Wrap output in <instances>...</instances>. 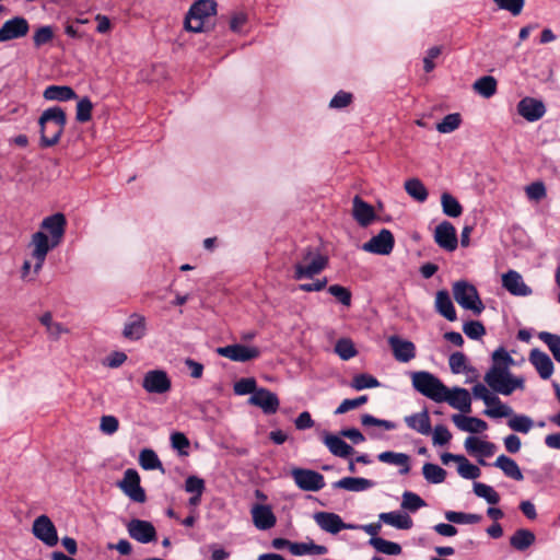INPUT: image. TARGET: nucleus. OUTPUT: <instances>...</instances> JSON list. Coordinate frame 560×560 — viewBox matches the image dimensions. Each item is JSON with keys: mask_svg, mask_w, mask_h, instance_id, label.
<instances>
[{"mask_svg": "<svg viewBox=\"0 0 560 560\" xmlns=\"http://www.w3.org/2000/svg\"><path fill=\"white\" fill-rule=\"evenodd\" d=\"M411 383L418 393L435 402H447L460 412L470 411L471 397L466 388H448L439 377L427 371L413 372Z\"/></svg>", "mask_w": 560, "mask_h": 560, "instance_id": "1", "label": "nucleus"}, {"mask_svg": "<svg viewBox=\"0 0 560 560\" xmlns=\"http://www.w3.org/2000/svg\"><path fill=\"white\" fill-rule=\"evenodd\" d=\"M67 122L66 113L58 106L45 109L39 119L40 147L49 148L57 144L63 133Z\"/></svg>", "mask_w": 560, "mask_h": 560, "instance_id": "2", "label": "nucleus"}, {"mask_svg": "<svg viewBox=\"0 0 560 560\" xmlns=\"http://www.w3.org/2000/svg\"><path fill=\"white\" fill-rule=\"evenodd\" d=\"M217 14L214 0H197L188 9L184 19V28L191 33L208 31L211 19Z\"/></svg>", "mask_w": 560, "mask_h": 560, "instance_id": "3", "label": "nucleus"}, {"mask_svg": "<svg viewBox=\"0 0 560 560\" xmlns=\"http://www.w3.org/2000/svg\"><path fill=\"white\" fill-rule=\"evenodd\" d=\"M328 265V258L317 247L307 246L300 253L294 264L293 278L295 280L312 279L320 273Z\"/></svg>", "mask_w": 560, "mask_h": 560, "instance_id": "4", "label": "nucleus"}, {"mask_svg": "<svg viewBox=\"0 0 560 560\" xmlns=\"http://www.w3.org/2000/svg\"><path fill=\"white\" fill-rule=\"evenodd\" d=\"M453 295L455 301L465 310L474 314H480L485 305L479 298L478 291L471 283L460 280L453 283Z\"/></svg>", "mask_w": 560, "mask_h": 560, "instance_id": "5", "label": "nucleus"}, {"mask_svg": "<svg viewBox=\"0 0 560 560\" xmlns=\"http://www.w3.org/2000/svg\"><path fill=\"white\" fill-rule=\"evenodd\" d=\"M524 387V377L514 376L506 366H492V392L509 396Z\"/></svg>", "mask_w": 560, "mask_h": 560, "instance_id": "6", "label": "nucleus"}, {"mask_svg": "<svg viewBox=\"0 0 560 560\" xmlns=\"http://www.w3.org/2000/svg\"><path fill=\"white\" fill-rule=\"evenodd\" d=\"M141 386L150 395H164L171 390L172 380L164 370H149L143 374Z\"/></svg>", "mask_w": 560, "mask_h": 560, "instance_id": "7", "label": "nucleus"}, {"mask_svg": "<svg viewBox=\"0 0 560 560\" xmlns=\"http://www.w3.org/2000/svg\"><path fill=\"white\" fill-rule=\"evenodd\" d=\"M56 246L57 245H52V241L43 231H37L32 235L30 247L32 248V257L35 259L33 267L35 275L39 273L45 264L47 254Z\"/></svg>", "mask_w": 560, "mask_h": 560, "instance_id": "8", "label": "nucleus"}, {"mask_svg": "<svg viewBox=\"0 0 560 560\" xmlns=\"http://www.w3.org/2000/svg\"><path fill=\"white\" fill-rule=\"evenodd\" d=\"M118 487L135 502L143 503L147 499L145 492L140 486V476L136 469H127L122 479L118 482Z\"/></svg>", "mask_w": 560, "mask_h": 560, "instance_id": "9", "label": "nucleus"}, {"mask_svg": "<svg viewBox=\"0 0 560 560\" xmlns=\"http://www.w3.org/2000/svg\"><path fill=\"white\" fill-rule=\"evenodd\" d=\"M291 474L296 486L304 491H318L325 487L324 476L315 470L294 468Z\"/></svg>", "mask_w": 560, "mask_h": 560, "instance_id": "10", "label": "nucleus"}, {"mask_svg": "<svg viewBox=\"0 0 560 560\" xmlns=\"http://www.w3.org/2000/svg\"><path fill=\"white\" fill-rule=\"evenodd\" d=\"M32 533L48 547H54L58 544L57 529L47 515L43 514L35 518Z\"/></svg>", "mask_w": 560, "mask_h": 560, "instance_id": "11", "label": "nucleus"}, {"mask_svg": "<svg viewBox=\"0 0 560 560\" xmlns=\"http://www.w3.org/2000/svg\"><path fill=\"white\" fill-rule=\"evenodd\" d=\"M218 354L235 362H246L260 355L257 347L244 346L241 343L220 347L217 349Z\"/></svg>", "mask_w": 560, "mask_h": 560, "instance_id": "12", "label": "nucleus"}, {"mask_svg": "<svg viewBox=\"0 0 560 560\" xmlns=\"http://www.w3.org/2000/svg\"><path fill=\"white\" fill-rule=\"evenodd\" d=\"M502 288L513 296H529L533 290L527 285L522 275L515 270H509L501 276Z\"/></svg>", "mask_w": 560, "mask_h": 560, "instance_id": "13", "label": "nucleus"}, {"mask_svg": "<svg viewBox=\"0 0 560 560\" xmlns=\"http://www.w3.org/2000/svg\"><path fill=\"white\" fill-rule=\"evenodd\" d=\"M394 244L395 241L392 232L383 229L377 235L364 243L362 249L376 255H388L392 253Z\"/></svg>", "mask_w": 560, "mask_h": 560, "instance_id": "14", "label": "nucleus"}, {"mask_svg": "<svg viewBox=\"0 0 560 560\" xmlns=\"http://www.w3.org/2000/svg\"><path fill=\"white\" fill-rule=\"evenodd\" d=\"M30 31V24L23 16H14L1 26L0 43L24 37Z\"/></svg>", "mask_w": 560, "mask_h": 560, "instance_id": "15", "label": "nucleus"}, {"mask_svg": "<svg viewBox=\"0 0 560 560\" xmlns=\"http://www.w3.org/2000/svg\"><path fill=\"white\" fill-rule=\"evenodd\" d=\"M127 532L132 539L141 544L151 542L156 538V530L148 521L137 518L131 520L127 524Z\"/></svg>", "mask_w": 560, "mask_h": 560, "instance_id": "16", "label": "nucleus"}, {"mask_svg": "<svg viewBox=\"0 0 560 560\" xmlns=\"http://www.w3.org/2000/svg\"><path fill=\"white\" fill-rule=\"evenodd\" d=\"M253 406L259 407L265 413L272 415L279 409L278 396L267 388H258L248 399Z\"/></svg>", "mask_w": 560, "mask_h": 560, "instance_id": "17", "label": "nucleus"}, {"mask_svg": "<svg viewBox=\"0 0 560 560\" xmlns=\"http://www.w3.org/2000/svg\"><path fill=\"white\" fill-rule=\"evenodd\" d=\"M147 319L143 315L133 313L131 314L122 328V336L127 340L138 341L147 335Z\"/></svg>", "mask_w": 560, "mask_h": 560, "instance_id": "18", "label": "nucleus"}, {"mask_svg": "<svg viewBox=\"0 0 560 560\" xmlns=\"http://www.w3.org/2000/svg\"><path fill=\"white\" fill-rule=\"evenodd\" d=\"M66 224V217L58 212L46 217L42 221L40 228L50 235L52 245H59L65 235Z\"/></svg>", "mask_w": 560, "mask_h": 560, "instance_id": "19", "label": "nucleus"}, {"mask_svg": "<svg viewBox=\"0 0 560 560\" xmlns=\"http://www.w3.org/2000/svg\"><path fill=\"white\" fill-rule=\"evenodd\" d=\"M252 521L259 530L272 528L277 523V517L271 506L266 504H254L250 509Z\"/></svg>", "mask_w": 560, "mask_h": 560, "instance_id": "20", "label": "nucleus"}, {"mask_svg": "<svg viewBox=\"0 0 560 560\" xmlns=\"http://www.w3.org/2000/svg\"><path fill=\"white\" fill-rule=\"evenodd\" d=\"M434 240L440 247L448 252H453L457 247L456 230L448 221H443L435 228Z\"/></svg>", "mask_w": 560, "mask_h": 560, "instance_id": "21", "label": "nucleus"}, {"mask_svg": "<svg viewBox=\"0 0 560 560\" xmlns=\"http://www.w3.org/2000/svg\"><path fill=\"white\" fill-rule=\"evenodd\" d=\"M352 217L363 228L369 226L377 219L374 208L359 196L352 200Z\"/></svg>", "mask_w": 560, "mask_h": 560, "instance_id": "22", "label": "nucleus"}, {"mask_svg": "<svg viewBox=\"0 0 560 560\" xmlns=\"http://www.w3.org/2000/svg\"><path fill=\"white\" fill-rule=\"evenodd\" d=\"M388 343L397 361L407 363L415 359L416 346L413 345V342L401 339L397 336H390L388 338Z\"/></svg>", "mask_w": 560, "mask_h": 560, "instance_id": "23", "label": "nucleus"}, {"mask_svg": "<svg viewBox=\"0 0 560 560\" xmlns=\"http://www.w3.org/2000/svg\"><path fill=\"white\" fill-rule=\"evenodd\" d=\"M313 520L322 530L331 535L338 534L343 527L342 518L332 512H316Z\"/></svg>", "mask_w": 560, "mask_h": 560, "instance_id": "24", "label": "nucleus"}, {"mask_svg": "<svg viewBox=\"0 0 560 560\" xmlns=\"http://www.w3.org/2000/svg\"><path fill=\"white\" fill-rule=\"evenodd\" d=\"M517 110L527 121H536L545 115L546 107L541 101L525 97L518 103Z\"/></svg>", "mask_w": 560, "mask_h": 560, "instance_id": "25", "label": "nucleus"}, {"mask_svg": "<svg viewBox=\"0 0 560 560\" xmlns=\"http://www.w3.org/2000/svg\"><path fill=\"white\" fill-rule=\"evenodd\" d=\"M529 361L542 380H548L553 373V363L550 357L539 349H533L529 353Z\"/></svg>", "mask_w": 560, "mask_h": 560, "instance_id": "26", "label": "nucleus"}, {"mask_svg": "<svg viewBox=\"0 0 560 560\" xmlns=\"http://www.w3.org/2000/svg\"><path fill=\"white\" fill-rule=\"evenodd\" d=\"M404 420L408 428L422 435H429L432 432L430 415L427 409L406 416Z\"/></svg>", "mask_w": 560, "mask_h": 560, "instance_id": "27", "label": "nucleus"}, {"mask_svg": "<svg viewBox=\"0 0 560 560\" xmlns=\"http://www.w3.org/2000/svg\"><path fill=\"white\" fill-rule=\"evenodd\" d=\"M323 442L331 454L338 457H348L353 453V447L346 443L340 436L325 432Z\"/></svg>", "mask_w": 560, "mask_h": 560, "instance_id": "28", "label": "nucleus"}, {"mask_svg": "<svg viewBox=\"0 0 560 560\" xmlns=\"http://www.w3.org/2000/svg\"><path fill=\"white\" fill-rule=\"evenodd\" d=\"M435 310L450 322L457 319L455 307L447 291H438L435 295Z\"/></svg>", "mask_w": 560, "mask_h": 560, "instance_id": "29", "label": "nucleus"}, {"mask_svg": "<svg viewBox=\"0 0 560 560\" xmlns=\"http://www.w3.org/2000/svg\"><path fill=\"white\" fill-rule=\"evenodd\" d=\"M374 486L370 479L362 477H345L334 483V488L343 489L351 492L365 491Z\"/></svg>", "mask_w": 560, "mask_h": 560, "instance_id": "30", "label": "nucleus"}, {"mask_svg": "<svg viewBox=\"0 0 560 560\" xmlns=\"http://www.w3.org/2000/svg\"><path fill=\"white\" fill-rule=\"evenodd\" d=\"M493 465L500 468L503 474L512 480L522 481L524 479L517 463L506 455L498 456Z\"/></svg>", "mask_w": 560, "mask_h": 560, "instance_id": "31", "label": "nucleus"}, {"mask_svg": "<svg viewBox=\"0 0 560 560\" xmlns=\"http://www.w3.org/2000/svg\"><path fill=\"white\" fill-rule=\"evenodd\" d=\"M452 421L459 430L465 432L478 433L487 429V423L485 421L474 417L453 415Z\"/></svg>", "mask_w": 560, "mask_h": 560, "instance_id": "32", "label": "nucleus"}, {"mask_svg": "<svg viewBox=\"0 0 560 560\" xmlns=\"http://www.w3.org/2000/svg\"><path fill=\"white\" fill-rule=\"evenodd\" d=\"M380 462L400 467L399 472L407 475L410 470L409 456L405 453L386 451L377 455Z\"/></svg>", "mask_w": 560, "mask_h": 560, "instance_id": "33", "label": "nucleus"}, {"mask_svg": "<svg viewBox=\"0 0 560 560\" xmlns=\"http://www.w3.org/2000/svg\"><path fill=\"white\" fill-rule=\"evenodd\" d=\"M43 96L47 101L66 102L75 98L77 94L67 85H49L44 90Z\"/></svg>", "mask_w": 560, "mask_h": 560, "instance_id": "34", "label": "nucleus"}, {"mask_svg": "<svg viewBox=\"0 0 560 560\" xmlns=\"http://www.w3.org/2000/svg\"><path fill=\"white\" fill-rule=\"evenodd\" d=\"M378 517L385 524L398 529H409L413 524L411 517L408 514L397 511L381 513Z\"/></svg>", "mask_w": 560, "mask_h": 560, "instance_id": "35", "label": "nucleus"}, {"mask_svg": "<svg viewBox=\"0 0 560 560\" xmlns=\"http://www.w3.org/2000/svg\"><path fill=\"white\" fill-rule=\"evenodd\" d=\"M535 534L529 529H517L510 538L511 546L518 550L524 551L535 542Z\"/></svg>", "mask_w": 560, "mask_h": 560, "instance_id": "36", "label": "nucleus"}, {"mask_svg": "<svg viewBox=\"0 0 560 560\" xmlns=\"http://www.w3.org/2000/svg\"><path fill=\"white\" fill-rule=\"evenodd\" d=\"M328 552L327 547L323 545H316L313 541L307 542H294L291 546V553L293 556H306V555H326Z\"/></svg>", "mask_w": 560, "mask_h": 560, "instance_id": "37", "label": "nucleus"}, {"mask_svg": "<svg viewBox=\"0 0 560 560\" xmlns=\"http://www.w3.org/2000/svg\"><path fill=\"white\" fill-rule=\"evenodd\" d=\"M39 322L46 327L48 336L55 340L59 339L62 334H67L69 331L61 323L54 322L50 312L44 313L39 317Z\"/></svg>", "mask_w": 560, "mask_h": 560, "instance_id": "38", "label": "nucleus"}, {"mask_svg": "<svg viewBox=\"0 0 560 560\" xmlns=\"http://www.w3.org/2000/svg\"><path fill=\"white\" fill-rule=\"evenodd\" d=\"M441 206L443 213L450 218H458L463 213L459 201L448 192L442 194Z\"/></svg>", "mask_w": 560, "mask_h": 560, "instance_id": "39", "label": "nucleus"}, {"mask_svg": "<svg viewBox=\"0 0 560 560\" xmlns=\"http://www.w3.org/2000/svg\"><path fill=\"white\" fill-rule=\"evenodd\" d=\"M508 427L514 432L527 434L533 429L534 421L526 415L514 412L512 418L508 420Z\"/></svg>", "mask_w": 560, "mask_h": 560, "instance_id": "40", "label": "nucleus"}, {"mask_svg": "<svg viewBox=\"0 0 560 560\" xmlns=\"http://www.w3.org/2000/svg\"><path fill=\"white\" fill-rule=\"evenodd\" d=\"M448 364L454 374L466 373L468 377H470V374H475V370L468 368L467 359L463 352L452 353L448 358Z\"/></svg>", "mask_w": 560, "mask_h": 560, "instance_id": "41", "label": "nucleus"}, {"mask_svg": "<svg viewBox=\"0 0 560 560\" xmlns=\"http://www.w3.org/2000/svg\"><path fill=\"white\" fill-rule=\"evenodd\" d=\"M407 194L419 202H424L428 198V190L422 182L418 178H411L405 182Z\"/></svg>", "mask_w": 560, "mask_h": 560, "instance_id": "42", "label": "nucleus"}, {"mask_svg": "<svg viewBox=\"0 0 560 560\" xmlns=\"http://www.w3.org/2000/svg\"><path fill=\"white\" fill-rule=\"evenodd\" d=\"M369 544L378 552L385 555L396 556L401 552V547L399 544L386 540L381 537H371Z\"/></svg>", "mask_w": 560, "mask_h": 560, "instance_id": "43", "label": "nucleus"}, {"mask_svg": "<svg viewBox=\"0 0 560 560\" xmlns=\"http://www.w3.org/2000/svg\"><path fill=\"white\" fill-rule=\"evenodd\" d=\"M139 464L144 470L162 469L161 460L151 448H144L140 452Z\"/></svg>", "mask_w": 560, "mask_h": 560, "instance_id": "44", "label": "nucleus"}, {"mask_svg": "<svg viewBox=\"0 0 560 560\" xmlns=\"http://www.w3.org/2000/svg\"><path fill=\"white\" fill-rule=\"evenodd\" d=\"M444 516L446 521L454 524H476L479 523L482 518L479 514L455 511H446Z\"/></svg>", "mask_w": 560, "mask_h": 560, "instance_id": "45", "label": "nucleus"}, {"mask_svg": "<svg viewBox=\"0 0 560 560\" xmlns=\"http://www.w3.org/2000/svg\"><path fill=\"white\" fill-rule=\"evenodd\" d=\"M335 352L341 360H350L358 354L354 343L349 338H341L335 345Z\"/></svg>", "mask_w": 560, "mask_h": 560, "instance_id": "46", "label": "nucleus"}, {"mask_svg": "<svg viewBox=\"0 0 560 560\" xmlns=\"http://www.w3.org/2000/svg\"><path fill=\"white\" fill-rule=\"evenodd\" d=\"M422 474L427 481L431 483H441L444 481L446 472L439 465L427 463L422 467Z\"/></svg>", "mask_w": 560, "mask_h": 560, "instance_id": "47", "label": "nucleus"}, {"mask_svg": "<svg viewBox=\"0 0 560 560\" xmlns=\"http://www.w3.org/2000/svg\"><path fill=\"white\" fill-rule=\"evenodd\" d=\"M462 124V116L458 113L446 115L441 122L436 125V130L440 133H451L455 131Z\"/></svg>", "mask_w": 560, "mask_h": 560, "instance_id": "48", "label": "nucleus"}, {"mask_svg": "<svg viewBox=\"0 0 560 560\" xmlns=\"http://www.w3.org/2000/svg\"><path fill=\"white\" fill-rule=\"evenodd\" d=\"M538 338L548 347L556 361L560 362V336L541 331Z\"/></svg>", "mask_w": 560, "mask_h": 560, "instance_id": "49", "label": "nucleus"}, {"mask_svg": "<svg viewBox=\"0 0 560 560\" xmlns=\"http://www.w3.org/2000/svg\"><path fill=\"white\" fill-rule=\"evenodd\" d=\"M378 386L380 382L377 381V378L366 373L358 374L351 381V387L355 390L375 388Z\"/></svg>", "mask_w": 560, "mask_h": 560, "instance_id": "50", "label": "nucleus"}, {"mask_svg": "<svg viewBox=\"0 0 560 560\" xmlns=\"http://www.w3.org/2000/svg\"><path fill=\"white\" fill-rule=\"evenodd\" d=\"M514 413L513 408L501 401L497 396H492V419L506 418L510 420Z\"/></svg>", "mask_w": 560, "mask_h": 560, "instance_id": "51", "label": "nucleus"}, {"mask_svg": "<svg viewBox=\"0 0 560 560\" xmlns=\"http://www.w3.org/2000/svg\"><path fill=\"white\" fill-rule=\"evenodd\" d=\"M425 506V502L417 494L410 491L402 493L401 508L411 512Z\"/></svg>", "mask_w": 560, "mask_h": 560, "instance_id": "52", "label": "nucleus"}, {"mask_svg": "<svg viewBox=\"0 0 560 560\" xmlns=\"http://www.w3.org/2000/svg\"><path fill=\"white\" fill-rule=\"evenodd\" d=\"M257 390V383L254 377L241 378L234 384V393L240 396L247 394L254 395Z\"/></svg>", "mask_w": 560, "mask_h": 560, "instance_id": "53", "label": "nucleus"}, {"mask_svg": "<svg viewBox=\"0 0 560 560\" xmlns=\"http://www.w3.org/2000/svg\"><path fill=\"white\" fill-rule=\"evenodd\" d=\"M465 447L470 454L485 455L488 453L489 444L476 436H468L465 440Z\"/></svg>", "mask_w": 560, "mask_h": 560, "instance_id": "54", "label": "nucleus"}, {"mask_svg": "<svg viewBox=\"0 0 560 560\" xmlns=\"http://www.w3.org/2000/svg\"><path fill=\"white\" fill-rule=\"evenodd\" d=\"M500 10L510 12L517 16L523 11L525 0H493Z\"/></svg>", "mask_w": 560, "mask_h": 560, "instance_id": "55", "label": "nucleus"}, {"mask_svg": "<svg viewBox=\"0 0 560 560\" xmlns=\"http://www.w3.org/2000/svg\"><path fill=\"white\" fill-rule=\"evenodd\" d=\"M514 364V359L505 349L498 348L492 352V366H506L509 369Z\"/></svg>", "mask_w": 560, "mask_h": 560, "instance_id": "56", "label": "nucleus"}, {"mask_svg": "<svg viewBox=\"0 0 560 560\" xmlns=\"http://www.w3.org/2000/svg\"><path fill=\"white\" fill-rule=\"evenodd\" d=\"M361 423H362V425L368 427V428L369 427H380V428H383L384 430H388V431L394 430L397 427L396 423H394L392 421L377 419L369 413H365L361 417Z\"/></svg>", "mask_w": 560, "mask_h": 560, "instance_id": "57", "label": "nucleus"}, {"mask_svg": "<svg viewBox=\"0 0 560 560\" xmlns=\"http://www.w3.org/2000/svg\"><path fill=\"white\" fill-rule=\"evenodd\" d=\"M457 471L463 478L466 479H476L480 474L479 468L476 465L469 463L464 456L458 463Z\"/></svg>", "mask_w": 560, "mask_h": 560, "instance_id": "58", "label": "nucleus"}, {"mask_svg": "<svg viewBox=\"0 0 560 560\" xmlns=\"http://www.w3.org/2000/svg\"><path fill=\"white\" fill-rule=\"evenodd\" d=\"M92 102L88 97L80 100L77 104V120L80 122L90 120L92 116Z\"/></svg>", "mask_w": 560, "mask_h": 560, "instance_id": "59", "label": "nucleus"}, {"mask_svg": "<svg viewBox=\"0 0 560 560\" xmlns=\"http://www.w3.org/2000/svg\"><path fill=\"white\" fill-rule=\"evenodd\" d=\"M328 292L335 296L342 305H351V292L346 287L332 284L328 288Z\"/></svg>", "mask_w": 560, "mask_h": 560, "instance_id": "60", "label": "nucleus"}, {"mask_svg": "<svg viewBox=\"0 0 560 560\" xmlns=\"http://www.w3.org/2000/svg\"><path fill=\"white\" fill-rule=\"evenodd\" d=\"M54 38V30L51 26L46 25L39 27L33 36L35 47H40L49 43Z\"/></svg>", "mask_w": 560, "mask_h": 560, "instance_id": "61", "label": "nucleus"}, {"mask_svg": "<svg viewBox=\"0 0 560 560\" xmlns=\"http://www.w3.org/2000/svg\"><path fill=\"white\" fill-rule=\"evenodd\" d=\"M171 444L172 447L180 455H187L188 447H189V440L186 438V435L182 432H174L171 434Z\"/></svg>", "mask_w": 560, "mask_h": 560, "instance_id": "62", "label": "nucleus"}, {"mask_svg": "<svg viewBox=\"0 0 560 560\" xmlns=\"http://www.w3.org/2000/svg\"><path fill=\"white\" fill-rule=\"evenodd\" d=\"M526 196L532 201H539L546 197V187L541 182H535L525 188Z\"/></svg>", "mask_w": 560, "mask_h": 560, "instance_id": "63", "label": "nucleus"}, {"mask_svg": "<svg viewBox=\"0 0 560 560\" xmlns=\"http://www.w3.org/2000/svg\"><path fill=\"white\" fill-rule=\"evenodd\" d=\"M352 94L345 91H339L329 102V107L341 109L349 106L352 102Z\"/></svg>", "mask_w": 560, "mask_h": 560, "instance_id": "64", "label": "nucleus"}]
</instances>
